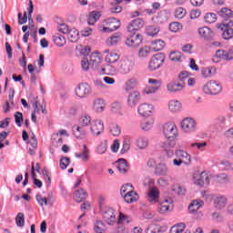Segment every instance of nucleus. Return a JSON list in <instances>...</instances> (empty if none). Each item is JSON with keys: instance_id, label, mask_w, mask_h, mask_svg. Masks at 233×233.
I'll list each match as a JSON object with an SVG mask.
<instances>
[{"instance_id": "nucleus-1", "label": "nucleus", "mask_w": 233, "mask_h": 233, "mask_svg": "<svg viewBox=\"0 0 233 233\" xmlns=\"http://www.w3.org/2000/svg\"><path fill=\"white\" fill-rule=\"evenodd\" d=\"M233 59V48L224 50L218 49L216 51L212 57L213 63H221V61H232Z\"/></svg>"}, {"instance_id": "nucleus-2", "label": "nucleus", "mask_w": 233, "mask_h": 233, "mask_svg": "<svg viewBox=\"0 0 233 233\" xmlns=\"http://www.w3.org/2000/svg\"><path fill=\"white\" fill-rule=\"evenodd\" d=\"M221 90H223L221 84L216 80H210L203 86V92L208 96H218Z\"/></svg>"}, {"instance_id": "nucleus-3", "label": "nucleus", "mask_w": 233, "mask_h": 233, "mask_svg": "<svg viewBox=\"0 0 233 233\" xmlns=\"http://www.w3.org/2000/svg\"><path fill=\"white\" fill-rule=\"evenodd\" d=\"M163 132L168 142L174 141L177 137V127L174 123H166Z\"/></svg>"}, {"instance_id": "nucleus-4", "label": "nucleus", "mask_w": 233, "mask_h": 233, "mask_svg": "<svg viewBox=\"0 0 233 233\" xmlns=\"http://www.w3.org/2000/svg\"><path fill=\"white\" fill-rule=\"evenodd\" d=\"M165 63V54L158 53L152 56L148 64V70L154 72Z\"/></svg>"}, {"instance_id": "nucleus-5", "label": "nucleus", "mask_w": 233, "mask_h": 233, "mask_svg": "<svg viewBox=\"0 0 233 233\" xmlns=\"http://www.w3.org/2000/svg\"><path fill=\"white\" fill-rule=\"evenodd\" d=\"M136 63L134 60L129 58H124L118 63V71L120 74H129L130 71L134 68Z\"/></svg>"}, {"instance_id": "nucleus-6", "label": "nucleus", "mask_w": 233, "mask_h": 233, "mask_svg": "<svg viewBox=\"0 0 233 233\" xmlns=\"http://www.w3.org/2000/svg\"><path fill=\"white\" fill-rule=\"evenodd\" d=\"M105 23L106 26L103 27L102 32H106V33L114 32L117 30V28H120L121 26V21L114 17L106 19Z\"/></svg>"}, {"instance_id": "nucleus-7", "label": "nucleus", "mask_w": 233, "mask_h": 233, "mask_svg": "<svg viewBox=\"0 0 233 233\" xmlns=\"http://www.w3.org/2000/svg\"><path fill=\"white\" fill-rule=\"evenodd\" d=\"M75 92L77 97L83 98L86 97L92 92V88L90 87V85L82 83L76 86Z\"/></svg>"}, {"instance_id": "nucleus-8", "label": "nucleus", "mask_w": 233, "mask_h": 233, "mask_svg": "<svg viewBox=\"0 0 233 233\" xmlns=\"http://www.w3.org/2000/svg\"><path fill=\"white\" fill-rule=\"evenodd\" d=\"M125 43L127 46H129L131 48H136L139 46L141 43H143V36H141V35H136V33H134L131 36L126 39Z\"/></svg>"}, {"instance_id": "nucleus-9", "label": "nucleus", "mask_w": 233, "mask_h": 233, "mask_svg": "<svg viewBox=\"0 0 233 233\" xmlns=\"http://www.w3.org/2000/svg\"><path fill=\"white\" fill-rule=\"evenodd\" d=\"M90 130L93 136H100L101 134H103L105 130V124H103V120L96 119L93 121Z\"/></svg>"}, {"instance_id": "nucleus-10", "label": "nucleus", "mask_w": 233, "mask_h": 233, "mask_svg": "<svg viewBox=\"0 0 233 233\" xmlns=\"http://www.w3.org/2000/svg\"><path fill=\"white\" fill-rule=\"evenodd\" d=\"M148 84L150 86L145 88L146 94H156L159 88H161V81L154 78L148 79Z\"/></svg>"}, {"instance_id": "nucleus-11", "label": "nucleus", "mask_w": 233, "mask_h": 233, "mask_svg": "<svg viewBox=\"0 0 233 233\" xmlns=\"http://www.w3.org/2000/svg\"><path fill=\"white\" fill-rule=\"evenodd\" d=\"M103 219L107 225H116V214L114 209L107 208L103 211Z\"/></svg>"}, {"instance_id": "nucleus-12", "label": "nucleus", "mask_w": 233, "mask_h": 233, "mask_svg": "<svg viewBox=\"0 0 233 233\" xmlns=\"http://www.w3.org/2000/svg\"><path fill=\"white\" fill-rule=\"evenodd\" d=\"M139 99H141V94L137 91L129 93L127 96V106L129 108H136V106L139 103Z\"/></svg>"}, {"instance_id": "nucleus-13", "label": "nucleus", "mask_w": 233, "mask_h": 233, "mask_svg": "<svg viewBox=\"0 0 233 233\" xmlns=\"http://www.w3.org/2000/svg\"><path fill=\"white\" fill-rule=\"evenodd\" d=\"M143 26H145V20L142 18H136L127 25V32H137V30H140Z\"/></svg>"}, {"instance_id": "nucleus-14", "label": "nucleus", "mask_w": 233, "mask_h": 233, "mask_svg": "<svg viewBox=\"0 0 233 233\" xmlns=\"http://www.w3.org/2000/svg\"><path fill=\"white\" fill-rule=\"evenodd\" d=\"M181 128L184 132H194L196 130V121L193 118H185L181 122Z\"/></svg>"}, {"instance_id": "nucleus-15", "label": "nucleus", "mask_w": 233, "mask_h": 233, "mask_svg": "<svg viewBox=\"0 0 233 233\" xmlns=\"http://www.w3.org/2000/svg\"><path fill=\"white\" fill-rule=\"evenodd\" d=\"M152 110H154V106L150 104H141L137 108V113L142 117H147V116H150L152 114Z\"/></svg>"}, {"instance_id": "nucleus-16", "label": "nucleus", "mask_w": 233, "mask_h": 233, "mask_svg": "<svg viewBox=\"0 0 233 233\" xmlns=\"http://www.w3.org/2000/svg\"><path fill=\"white\" fill-rule=\"evenodd\" d=\"M167 92L170 94H176V92H181L185 88V83L179 84L176 81L169 82L167 85Z\"/></svg>"}, {"instance_id": "nucleus-17", "label": "nucleus", "mask_w": 233, "mask_h": 233, "mask_svg": "<svg viewBox=\"0 0 233 233\" xmlns=\"http://www.w3.org/2000/svg\"><path fill=\"white\" fill-rule=\"evenodd\" d=\"M175 155L180 161L184 162V165H190L192 159L187 151L178 149L175 151Z\"/></svg>"}, {"instance_id": "nucleus-18", "label": "nucleus", "mask_w": 233, "mask_h": 233, "mask_svg": "<svg viewBox=\"0 0 233 233\" xmlns=\"http://www.w3.org/2000/svg\"><path fill=\"white\" fill-rule=\"evenodd\" d=\"M75 157L86 163L90 161V149H88L86 145H84L82 152L75 153Z\"/></svg>"}, {"instance_id": "nucleus-19", "label": "nucleus", "mask_w": 233, "mask_h": 233, "mask_svg": "<svg viewBox=\"0 0 233 233\" xmlns=\"http://www.w3.org/2000/svg\"><path fill=\"white\" fill-rule=\"evenodd\" d=\"M123 198L126 203H134V201H137L139 199L137 193L132 189H129Z\"/></svg>"}, {"instance_id": "nucleus-20", "label": "nucleus", "mask_w": 233, "mask_h": 233, "mask_svg": "<svg viewBox=\"0 0 233 233\" xmlns=\"http://www.w3.org/2000/svg\"><path fill=\"white\" fill-rule=\"evenodd\" d=\"M147 199L149 203H157L159 201V191L157 188L152 187L147 193Z\"/></svg>"}, {"instance_id": "nucleus-21", "label": "nucleus", "mask_w": 233, "mask_h": 233, "mask_svg": "<svg viewBox=\"0 0 233 233\" xmlns=\"http://www.w3.org/2000/svg\"><path fill=\"white\" fill-rule=\"evenodd\" d=\"M174 147H176V141H167L162 145L167 157H172L174 156Z\"/></svg>"}, {"instance_id": "nucleus-22", "label": "nucleus", "mask_w": 233, "mask_h": 233, "mask_svg": "<svg viewBox=\"0 0 233 233\" xmlns=\"http://www.w3.org/2000/svg\"><path fill=\"white\" fill-rule=\"evenodd\" d=\"M105 106H106V105L105 104L104 99L96 98L94 100L93 108L95 111L97 112V114H101V112H105Z\"/></svg>"}, {"instance_id": "nucleus-23", "label": "nucleus", "mask_w": 233, "mask_h": 233, "mask_svg": "<svg viewBox=\"0 0 233 233\" xmlns=\"http://www.w3.org/2000/svg\"><path fill=\"white\" fill-rule=\"evenodd\" d=\"M86 198H88V194L83 188L76 189L74 193V199L76 203H81Z\"/></svg>"}, {"instance_id": "nucleus-24", "label": "nucleus", "mask_w": 233, "mask_h": 233, "mask_svg": "<svg viewBox=\"0 0 233 233\" xmlns=\"http://www.w3.org/2000/svg\"><path fill=\"white\" fill-rule=\"evenodd\" d=\"M104 54H107L106 56V63H116L119 59V54L114 52V51H111L110 50H106L104 51Z\"/></svg>"}, {"instance_id": "nucleus-25", "label": "nucleus", "mask_w": 233, "mask_h": 233, "mask_svg": "<svg viewBox=\"0 0 233 233\" xmlns=\"http://www.w3.org/2000/svg\"><path fill=\"white\" fill-rule=\"evenodd\" d=\"M116 163V168L120 174H127L128 172V164L125 158H119Z\"/></svg>"}, {"instance_id": "nucleus-26", "label": "nucleus", "mask_w": 233, "mask_h": 233, "mask_svg": "<svg viewBox=\"0 0 233 233\" xmlns=\"http://www.w3.org/2000/svg\"><path fill=\"white\" fill-rule=\"evenodd\" d=\"M181 108H183V106L181 105V102H179V100L169 101L168 110H170V112H180Z\"/></svg>"}, {"instance_id": "nucleus-27", "label": "nucleus", "mask_w": 233, "mask_h": 233, "mask_svg": "<svg viewBox=\"0 0 233 233\" xmlns=\"http://www.w3.org/2000/svg\"><path fill=\"white\" fill-rule=\"evenodd\" d=\"M214 205H215V208H218V210H222V208H225L227 207V198L217 197L214 199Z\"/></svg>"}, {"instance_id": "nucleus-28", "label": "nucleus", "mask_w": 233, "mask_h": 233, "mask_svg": "<svg viewBox=\"0 0 233 233\" xmlns=\"http://www.w3.org/2000/svg\"><path fill=\"white\" fill-rule=\"evenodd\" d=\"M67 37L71 43H77L79 40V31H77L76 28L69 29Z\"/></svg>"}, {"instance_id": "nucleus-29", "label": "nucleus", "mask_w": 233, "mask_h": 233, "mask_svg": "<svg viewBox=\"0 0 233 233\" xmlns=\"http://www.w3.org/2000/svg\"><path fill=\"white\" fill-rule=\"evenodd\" d=\"M199 35L204 37V39H212V29L207 26L200 27L198 29Z\"/></svg>"}, {"instance_id": "nucleus-30", "label": "nucleus", "mask_w": 233, "mask_h": 233, "mask_svg": "<svg viewBox=\"0 0 233 233\" xmlns=\"http://www.w3.org/2000/svg\"><path fill=\"white\" fill-rule=\"evenodd\" d=\"M99 17H101V13L100 12L92 11L89 14V16H88V19H87L88 25H96V23H97Z\"/></svg>"}, {"instance_id": "nucleus-31", "label": "nucleus", "mask_w": 233, "mask_h": 233, "mask_svg": "<svg viewBox=\"0 0 233 233\" xmlns=\"http://www.w3.org/2000/svg\"><path fill=\"white\" fill-rule=\"evenodd\" d=\"M53 41L56 46L61 47V46H65V45H66V38H65V36H63L59 34L53 35Z\"/></svg>"}, {"instance_id": "nucleus-32", "label": "nucleus", "mask_w": 233, "mask_h": 233, "mask_svg": "<svg viewBox=\"0 0 233 233\" xmlns=\"http://www.w3.org/2000/svg\"><path fill=\"white\" fill-rule=\"evenodd\" d=\"M210 183V178L208 175L205 172H202L199 176V178L197 180V185L203 187V185H208Z\"/></svg>"}, {"instance_id": "nucleus-33", "label": "nucleus", "mask_w": 233, "mask_h": 233, "mask_svg": "<svg viewBox=\"0 0 233 233\" xmlns=\"http://www.w3.org/2000/svg\"><path fill=\"white\" fill-rule=\"evenodd\" d=\"M119 41H121V33H115L107 39L106 43L107 45L114 46V45L118 44Z\"/></svg>"}, {"instance_id": "nucleus-34", "label": "nucleus", "mask_w": 233, "mask_h": 233, "mask_svg": "<svg viewBox=\"0 0 233 233\" xmlns=\"http://www.w3.org/2000/svg\"><path fill=\"white\" fill-rule=\"evenodd\" d=\"M167 173L168 167L165 164H159L155 169L157 176H167Z\"/></svg>"}, {"instance_id": "nucleus-35", "label": "nucleus", "mask_w": 233, "mask_h": 233, "mask_svg": "<svg viewBox=\"0 0 233 233\" xmlns=\"http://www.w3.org/2000/svg\"><path fill=\"white\" fill-rule=\"evenodd\" d=\"M76 130H74V136L76 137L77 139H83L85 136H86V130L83 127H74Z\"/></svg>"}, {"instance_id": "nucleus-36", "label": "nucleus", "mask_w": 233, "mask_h": 233, "mask_svg": "<svg viewBox=\"0 0 233 233\" xmlns=\"http://www.w3.org/2000/svg\"><path fill=\"white\" fill-rule=\"evenodd\" d=\"M109 132L112 136L117 137L121 135V127L117 124H111L109 127Z\"/></svg>"}, {"instance_id": "nucleus-37", "label": "nucleus", "mask_w": 233, "mask_h": 233, "mask_svg": "<svg viewBox=\"0 0 233 233\" xmlns=\"http://www.w3.org/2000/svg\"><path fill=\"white\" fill-rule=\"evenodd\" d=\"M220 17H233V11L228 7H223L218 12Z\"/></svg>"}, {"instance_id": "nucleus-38", "label": "nucleus", "mask_w": 233, "mask_h": 233, "mask_svg": "<svg viewBox=\"0 0 233 233\" xmlns=\"http://www.w3.org/2000/svg\"><path fill=\"white\" fill-rule=\"evenodd\" d=\"M204 21L208 25H212V23H216V21H218V16L214 13H208L204 16Z\"/></svg>"}, {"instance_id": "nucleus-39", "label": "nucleus", "mask_w": 233, "mask_h": 233, "mask_svg": "<svg viewBox=\"0 0 233 233\" xmlns=\"http://www.w3.org/2000/svg\"><path fill=\"white\" fill-rule=\"evenodd\" d=\"M153 50L155 52H160V50H163L165 48V41L163 40H155L153 43Z\"/></svg>"}, {"instance_id": "nucleus-40", "label": "nucleus", "mask_w": 233, "mask_h": 233, "mask_svg": "<svg viewBox=\"0 0 233 233\" xmlns=\"http://www.w3.org/2000/svg\"><path fill=\"white\" fill-rule=\"evenodd\" d=\"M222 31V37L228 41L230 39H233V28H226V29H220Z\"/></svg>"}, {"instance_id": "nucleus-41", "label": "nucleus", "mask_w": 233, "mask_h": 233, "mask_svg": "<svg viewBox=\"0 0 233 233\" xmlns=\"http://www.w3.org/2000/svg\"><path fill=\"white\" fill-rule=\"evenodd\" d=\"M137 147H138L141 150H143L144 148H147V147H148V138L140 137L137 140Z\"/></svg>"}, {"instance_id": "nucleus-42", "label": "nucleus", "mask_w": 233, "mask_h": 233, "mask_svg": "<svg viewBox=\"0 0 233 233\" xmlns=\"http://www.w3.org/2000/svg\"><path fill=\"white\" fill-rule=\"evenodd\" d=\"M130 150V137H126L123 141V146L120 150V154H127Z\"/></svg>"}, {"instance_id": "nucleus-43", "label": "nucleus", "mask_w": 233, "mask_h": 233, "mask_svg": "<svg viewBox=\"0 0 233 233\" xmlns=\"http://www.w3.org/2000/svg\"><path fill=\"white\" fill-rule=\"evenodd\" d=\"M90 61H91V63H93L92 68H94V65H95V67L97 66V65H99V63H101V56H99V53L95 52V53L91 54Z\"/></svg>"}, {"instance_id": "nucleus-44", "label": "nucleus", "mask_w": 233, "mask_h": 233, "mask_svg": "<svg viewBox=\"0 0 233 233\" xmlns=\"http://www.w3.org/2000/svg\"><path fill=\"white\" fill-rule=\"evenodd\" d=\"M185 223L177 224L171 227L169 233H183V231L185 230Z\"/></svg>"}, {"instance_id": "nucleus-45", "label": "nucleus", "mask_w": 233, "mask_h": 233, "mask_svg": "<svg viewBox=\"0 0 233 233\" xmlns=\"http://www.w3.org/2000/svg\"><path fill=\"white\" fill-rule=\"evenodd\" d=\"M94 230L96 233H105V224L101 220H96Z\"/></svg>"}, {"instance_id": "nucleus-46", "label": "nucleus", "mask_w": 233, "mask_h": 233, "mask_svg": "<svg viewBox=\"0 0 233 233\" xmlns=\"http://www.w3.org/2000/svg\"><path fill=\"white\" fill-rule=\"evenodd\" d=\"M147 34L151 36L157 35V34H159V27L149 25L147 27Z\"/></svg>"}, {"instance_id": "nucleus-47", "label": "nucleus", "mask_w": 233, "mask_h": 233, "mask_svg": "<svg viewBox=\"0 0 233 233\" xmlns=\"http://www.w3.org/2000/svg\"><path fill=\"white\" fill-rule=\"evenodd\" d=\"M187 15V10L183 7H178L175 11V17L177 19H183Z\"/></svg>"}, {"instance_id": "nucleus-48", "label": "nucleus", "mask_w": 233, "mask_h": 233, "mask_svg": "<svg viewBox=\"0 0 233 233\" xmlns=\"http://www.w3.org/2000/svg\"><path fill=\"white\" fill-rule=\"evenodd\" d=\"M15 223L17 227H25V214L23 213H18L16 218H15Z\"/></svg>"}, {"instance_id": "nucleus-49", "label": "nucleus", "mask_w": 233, "mask_h": 233, "mask_svg": "<svg viewBox=\"0 0 233 233\" xmlns=\"http://www.w3.org/2000/svg\"><path fill=\"white\" fill-rule=\"evenodd\" d=\"M146 233H159L161 232V228H159L158 225L153 224L150 225L148 228L145 230Z\"/></svg>"}, {"instance_id": "nucleus-50", "label": "nucleus", "mask_w": 233, "mask_h": 233, "mask_svg": "<svg viewBox=\"0 0 233 233\" xmlns=\"http://www.w3.org/2000/svg\"><path fill=\"white\" fill-rule=\"evenodd\" d=\"M169 208H170V206H168V200H166L165 202H162L160 204V207H158V212L160 214H165L168 212Z\"/></svg>"}, {"instance_id": "nucleus-51", "label": "nucleus", "mask_w": 233, "mask_h": 233, "mask_svg": "<svg viewBox=\"0 0 233 233\" xmlns=\"http://www.w3.org/2000/svg\"><path fill=\"white\" fill-rule=\"evenodd\" d=\"M183 28V25H181V23L179 22H172L169 24V30L171 32H179Z\"/></svg>"}, {"instance_id": "nucleus-52", "label": "nucleus", "mask_w": 233, "mask_h": 233, "mask_svg": "<svg viewBox=\"0 0 233 233\" xmlns=\"http://www.w3.org/2000/svg\"><path fill=\"white\" fill-rule=\"evenodd\" d=\"M232 26H233V21L231 19H225L218 25V28H220V29H227V28H232Z\"/></svg>"}, {"instance_id": "nucleus-53", "label": "nucleus", "mask_w": 233, "mask_h": 233, "mask_svg": "<svg viewBox=\"0 0 233 233\" xmlns=\"http://www.w3.org/2000/svg\"><path fill=\"white\" fill-rule=\"evenodd\" d=\"M181 57H182V55H181V52L179 51H172L169 55V59L171 61H181Z\"/></svg>"}, {"instance_id": "nucleus-54", "label": "nucleus", "mask_w": 233, "mask_h": 233, "mask_svg": "<svg viewBox=\"0 0 233 233\" xmlns=\"http://www.w3.org/2000/svg\"><path fill=\"white\" fill-rule=\"evenodd\" d=\"M68 165H70V158L68 157H62L60 158V167L62 170L66 169Z\"/></svg>"}, {"instance_id": "nucleus-55", "label": "nucleus", "mask_w": 233, "mask_h": 233, "mask_svg": "<svg viewBox=\"0 0 233 233\" xmlns=\"http://www.w3.org/2000/svg\"><path fill=\"white\" fill-rule=\"evenodd\" d=\"M35 199H36L37 203L40 205V207L48 205V199L46 198L41 196V194H37L35 196Z\"/></svg>"}, {"instance_id": "nucleus-56", "label": "nucleus", "mask_w": 233, "mask_h": 233, "mask_svg": "<svg viewBox=\"0 0 233 233\" xmlns=\"http://www.w3.org/2000/svg\"><path fill=\"white\" fill-rule=\"evenodd\" d=\"M130 223V218H128V216L123 214L122 212L119 213L117 224L118 225H123V223Z\"/></svg>"}, {"instance_id": "nucleus-57", "label": "nucleus", "mask_w": 233, "mask_h": 233, "mask_svg": "<svg viewBox=\"0 0 233 233\" xmlns=\"http://www.w3.org/2000/svg\"><path fill=\"white\" fill-rule=\"evenodd\" d=\"M57 30L61 34H68L70 27L68 26V25L63 23L57 25Z\"/></svg>"}, {"instance_id": "nucleus-58", "label": "nucleus", "mask_w": 233, "mask_h": 233, "mask_svg": "<svg viewBox=\"0 0 233 233\" xmlns=\"http://www.w3.org/2000/svg\"><path fill=\"white\" fill-rule=\"evenodd\" d=\"M157 18L158 21H160V23H165V21L168 20V15L167 14V11H160Z\"/></svg>"}, {"instance_id": "nucleus-59", "label": "nucleus", "mask_w": 233, "mask_h": 233, "mask_svg": "<svg viewBox=\"0 0 233 233\" xmlns=\"http://www.w3.org/2000/svg\"><path fill=\"white\" fill-rule=\"evenodd\" d=\"M211 219H213L215 223H221L223 221V216L219 214V212H213L211 214Z\"/></svg>"}, {"instance_id": "nucleus-60", "label": "nucleus", "mask_w": 233, "mask_h": 233, "mask_svg": "<svg viewBox=\"0 0 233 233\" xmlns=\"http://www.w3.org/2000/svg\"><path fill=\"white\" fill-rule=\"evenodd\" d=\"M91 121L92 118L88 116H83L80 117V125H82V127H88Z\"/></svg>"}, {"instance_id": "nucleus-61", "label": "nucleus", "mask_w": 233, "mask_h": 233, "mask_svg": "<svg viewBox=\"0 0 233 233\" xmlns=\"http://www.w3.org/2000/svg\"><path fill=\"white\" fill-rule=\"evenodd\" d=\"M136 86V79L131 78L126 82V90L128 92V90H134Z\"/></svg>"}, {"instance_id": "nucleus-62", "label": "nucleus", "mask_w": 233, "mask_h": 233, "mask_svg": "<svg viewBox=\"0 0 233 233\" xmlns=\"http://www.w3.org/2000/svg\"><path fill=\"white\" fill-rule=\"evenodd\" d=\"M15 121L17 127H21V123H23V113L17 111L15 114Z\"/></svg>"}, {"instance_id": "nucleus-63", "label": "nucleus", "mask_w": 233, "mask_h": 233, "mask_svg": "<svg viewBox=\"0 0 233 233\" xmlns=\"http://www.w3.org/2000/svg\"><path fill=\"white\" fill-rule=\"evenodd\" d=\"M153 125H154V121L152 120L146 121L141 124V128L142 130H145L146 132H147V130H150V128H152Z\"/></svg>"}, {"instance_id": "nucleus-64", "label": "nucleus", "mask_w": 233, "mask_h": 233, "mask_svg": "<svg viewBox=\"0 0 233 233\" xmlns=\"http://www.w3.org/2000/svg\"><path fill=\"white\" fill-rule=\"evenodd\" d=\"M128 190H132V185L130 184H126L124 186H122L121 189H120V194L123 197H125V195L127 194V192H128Z\"/></svg>"}]
</instances>
